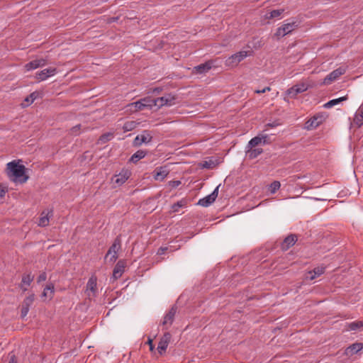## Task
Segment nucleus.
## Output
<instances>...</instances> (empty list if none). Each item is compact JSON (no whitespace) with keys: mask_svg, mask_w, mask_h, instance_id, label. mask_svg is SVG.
Here are the masks:
<instances>
[{"mask_svg":"<svg viewBox=\"0 0 363 363\" xmlns=\"http://www.w3.org/2000/svg\"><path fill=\"white\" fill-rule=\"evenodd\" d=\"M125 265H126L125 261L123 260V259L119 260L116 263V264L113 269V280H116L122 276V274L124 272Z\"/></svg>","mask_w":363,"mask_h":363,"instance_id":"obj_18","label":"nucleus"},{"mask_svg":"<svg viewBox=\"0 0 363 363\" xmlns=\"http://www.w3.org/2000/svg\"><path fill=\"white\" fill-rule=\"evenodd\" d=\"M81 128L82 125L80 124L74 125L70 129V133L73 135H77L79 134V130L81 129Z\"/></svg>","mask_w":363,"mask_h":363,"instance_id":"obj_40","label":"nucleus"},{"mask_svg":"<svg viewBox=\"0 0 363 363\" xmlns=\"http://www.w3.org/2000/svg\"><path fill=\"white\" fill-rule=\"evenodd\" d=\"M152 139V135L149 130H143L141 134L137 135L134 139L133 144L135 146H140L143 143H149Z\"/></svg>","mask_w":363,"mask_h":363,"instance_id":"obj_9","label":"nucleus"},{"mask_svg":"<svg viewBox=\"0 0 363 363\" xmlns=\"http://www.w3.org/2000/svg\"><path fill=\"white\" fill-rule=\"evenodd\" d=\"M34 301V294L27 296L23 301V306L30 308Z\"/></svg>","mask_w":363,"mask_h":363,"instance_id":"obj_37","label":"nucleus"},{"mask_svg":"<svg viewBox=\"0 0 363 363\" xmlns=\"http://www.w3.org/2000/svg\"><path fill=\"white\" fill-rule=\"evenodd\" d=\"M325 272V267H315L313 270L309 271L306 276V279L310 281L315 279L316 277L323 274Z\"/></svg>","mask_w":363,"mask_h":363,"instance_id":"obj_21","label":"nucleus"},{"mask_svg":"<svg viewBox=\"0 0 363 363\" xmlns=\"http://www.w3.org/2000/svg\"><path fill=\"white\" fill-rule=\"evenodd\" d=\"M270 90H271V88L269 86H266L261 90H259V89L255 90V92L257 94H263V93H265L266 91H268Z\"/></svg>","mask_w":363,"mask_h":363,"instance_id":"obj_47","label":"nucleus"},{"mask_svg":"<svg viewBox=\"0 0 363 363\" xmlns=\"http://www.w3.org/2000/svg\"><path fill=\"white\" fill-rule=\"evenodd\" d=\"M113 137H114V135L113 133H111V132L106 133L99 137V141L101 143L104 144V143H106L110 141L111 140H112L113 138Z\"/></svg>","mask_w":363,"mask_h":363,"instance_id":"obj_32","label":"nucleus"},{"mask_svg":"<svg viewBox=\"0 0 363 363\" xmlns=\"http://www.w3.org/2000/svg\"><path fill=\"white\" fill-rule=\"evenodd\" d=\"M54 291V286L52 284L48 285L43 290V296L50 299L53 296Z\"/></svg>","mask_w":363,"mask_h":363,"instance_id":"obj_30","label":"nucleus"},{"mask_svg":"<svg viewBox=\"0 0 363 363\" xmlns=\"http://www.w3.org/2000/svg\"><path fill=\"white\" fill-rule=\"evenodd\" d=\"M298 23L295 21L285 23L277 29L276 33H274V36L277 38L284 37L286 35L291 33L293 30L298 28Z\"/></svg>","mask_w":363,"mask_h":363,"instance_id":"obj_3","label":"nucleus"},{"mask_svg":"<svg viewBox=\"0 0 363 363\" xmlns=\"http://www.w3.org/2000/svg\"><path fill=\"white\" fill-rule=\"evenodd\" d=\"M202 167L203 168H206V169H210L211 168V164L210 162H207V161H205L203 164H202Z\"/></svg>","mask_w":363,"mask_h":363,"instance_id":"obj_50","label":"nucleus"},{"mask_svg":"<svg viewBox=\"0 0 363 363\" xmlns=\"http://www.w3.org/2000/svg\"><path fill=\"white\" fill-rule=\"evenodd\" d=\"M47 65V60L43 58L35 59L26 64L25 68L27 71L35 69Z\"/></svg>","mask_w":363,"mask_h":363,"instance_id":"obj_17","label":"nucleus"},{"mask_svg":"<svg viewBox=\"0 0 363 363\" xmlns=\"http://www.w3.org/2000/svg\"><path fill=\"white\" fill-rule=\"evenodd\" d=\"M183 206H184L183 201H178L177 203H174V205H172V208L173 211L176 212V211H178L179 208L180 207H182Z\"/></svg>","mask_w":363,"mask_h":363,"instance_id":"obj_41","label":"nucleus"},{"mask_svg":"<svg viewBox=\"0 0 363 363\" xmlns=\"http://www.w3.org/2000/svg\"><path fill=\"white\" fill-rule=\"evenodd\" d=\"M361 113L363 115V106H361L359 109H358Z\"/></svg>","mask_w":363,"mask_h":363,"instance_id":"obj_53","label":"nucleus"},{"mask_svg":"<svg viewBox=\"0 0 363 363\" xmlns=\"http://www.w3.org/2000/svg\"><path fill=\"white\" fill-rule=\"evenodd\" d=\"M57 73V69L50 67L41 70L35 74V78L39 81L46 80L49 77L54 76Z\"/></svg>","mask_w":363,"mask_h":363,"instance_id":"obj_15","label":"nucleus"},{"mask_svg":"<svg viewBox=\"0 0 363 363\" xmlns=\"http://www.w3.org/2000/svg\"><path fill=\"white\" fill-rule=\"evenodd\" d=\"M171 338L172 335L169 332H166L160 338L157 346V351L160 354H163L166 351Z\"/></svg>","mask_w":363,"mask_h":363,"instance_id":"obj_13","label":"nucleus"},{"mask_svg":"<svg viewBox=\"0 0 363 363\" xmlns=\"http://www.w3.org/2000/svg\"><path fill=\"white\" fill-rule=\"evenodd\" d=\"M86 293L89 296L96 297L97 295V277L91 275L86 284Z\"/></svg>","mask_w":363,"mask_h":363,"instance_id":"obj_7","label":"nucleus"},{"mask_svg":"<svg viewBox=\"0 0 363 363\" xmlns=\"http://www.w3.org/2000/svg\"><path fill=\"white\" fill-rule=\"evenodd\" d=\"M262 145V138L259 135L254 137L247 143L246 148H252Z\"/></svg>","mask_w":363,"mask_h":363,"instance_id":"obj_26","label":"nucleus"},{"mask_svg":"<svg viewBox=\"0 0 363 363\" xmlns=\"http://www.w3.org/2000/svg\"><path fill=\"white\" fill-rule=\"evenodd\" d=\"M147 344L149 345L150 346V350L151 351H152L154 350V345L152 343V340H151L150 338L148 339L147 340Z\"/></svg>","mask_w":363,"mask_h":363,"instance_id":"obj_51","label":"nucleus"},{"mask_svg":"<svg viewBox=\"0 0 363 363\" xmlns=\"http://www.w3.org/2000/svg\"><path fill=\"white\" fill-rule=\"evenodd\" d=\"M177 308L174 306L171 308L169 312L164 315V320L162 321V325L166 327L167 329L168 326H170L174 319L175 314L177 313Z\"/></svg>","mask_w":363,"mask_h":363,"instance_id":"obj_16","label":"nucleus"},{"mask_svg":"<svg viewBox=\"0 0 363 363\" xmlns=\"http://www.w3.org/2000/svg\"><path fill=\"white\" fill-rule=\"evenodd\" d=\"M362 349H363V344L356 342V343L351 345L348 347H347V349L345 350V354L348 356H352V355L357 354L358 352H359Z\"/></svg>","mask_w":363,"mask_h":363,"instance_id":"obj_22","label":"nucleus"},{"mask_svg":"<svg viewBox=\"0 0 363 363\" xmlns=\"http://www.w3.org/2000/svg\"><path fill=\"white\" fill-rule=\"evenodd\" d=\"M38 94L37 92H33L29 96H28L25 100L24 103L22 104L23 106H28L31 104L35 99L37 98Z\"/></svg>","mask_w":363,"mask_h":363,"instance_id":"obj_31","label":"nucleus"},{"mask_svg":"<svg viewBox=\"0 0 363 363\" xmlns=\"http://www.w3.org/2000/svg\"><path fill=\"white\" fill-rule=\"evenodd\" d=\"M262 152V148H246V155L251 160L257 158Z\"/></svg>","mask_w":363,"mask_h":363,"instance_id":"obj_24","label":"nucleus"},{"mask_svg":"<svg viewBox=\"0 0 363 363\" xmlns=\"http://www.w3.org/2000/svg\"><path fill=\"white\" fill-rule=\"evenodd\" d=\"M325 120L323 115L317 114L311 117L306 122V128L312 130L319 126Z\"/></svg>","mask_w":363,"mask_h":363,"instance_id":"obj_11","label":"nucleus"},{"mask_svg":"<svg viewBox=\"0 0 363 363\" xmlns=\"http://www.w3.org/2000/svg\"><path fill=\"white\" fill-rule=\"evenodd\" d=\"M284 12V9H277V10H273L269 13V18H274L277 17H279L282 13Z\"/></svg>","mask_w":363,"mask_h":363,"instance_id":"obj_39","label":"nucleus"},{"mask_svg":"<svg viewBox=\"0 0 363 363\" xmlns=\"http://www.w3.org/2000/svg\"><path fill=\"white\" fill-rule=\"evenodd\" d=\"M280 186V182L279 181H274L269 185V190L272 194H274Z\"/></svg>","mask_w":363,"mask_h":363,"instance_id":"obj_36","label":"nucleus"},{"mask_svg":"<svg viewBox=\"0 0 363 363\" xmlns=\"http://www.w3.org/2000/svg\"><path fill=\"white\" fill-rule=\"evenodd\" d=\"M141 99L143 102L145 104V108H149L150 109H152L153 107L155 106V99H152L151 97H145Z\"/></svg>","mask_w":363,"mask_h":363,"instance_id":"obj_33","label":"nucleus"},{"mask_svg":"<svg viewBox=\"0 0 363 363\" xmlns=\"http://www.w3.org/2000/svg\"><path fill=\"white\" fill-rule=\"evenodd\" d=\"M361 327H363V322L362 321L352 322L349 325V328L350 330H355Z\"/></svg>","mask_w":363,"mask_h":363,"instance_id":"obj_38","label":"nucleus"},{"mask_svg":"<svg viewBox=\"0 0 363 363\" xmlns=\"http://www.w3.org/2000/svg\"><path fill=\"white\" fill-rule=\"evenodd\" d=\"M52 216V211H48V212L43 211L38 220V225L45 227L49 224V216Z\"/></svg>","mask_w":363,"mask_h":363,"instance_id":"obj_23","label":"nucleus"},{"mask_svg":"<svg viewBox=\"0 0 363 363\" xmlns=\"http://www.w3.org/2000/svg\"><path fill=\"white\" fill-rule=\"evenodd\" d=\"M346 72V69L344 67H339L333 72H331L329 74H328L324 80V84H330L333 82L335 81L338 79L341 75L344 74Z\"/></svg>","mask_w":363,"mask_h":363,"instance_id":"obj_10","label":"nucleus"},{"mask_svg":"<svg viewBox=\"0 0 363 363\" xmlns=\"http://www.w3.org/2000/svg\"><path fill=\"white\" fill-rule=\"evenodd\" d=\"M33 279H34V276L32 275V274L30 272L28 273V274H24L22 276V279H21V284L23 285H26L27 286H29L30 285L31 282L33 281Z\"/></svg>","mask_w":363,"mask_h":363,"instance_id":"obj_27","label":"nucleus"},{"mask_svg":"<svg viewBox=\"0 0 363 363\" xmlns=\"http://www.w3.org/2000/svg\"><path fill=\"white\" fill-rule=\"evenodd\" d=\"M175 97L168 94L162 97L155 99V106L161 108L163 106H171L175 104Z\"/></svg>","mask_w":363,"mask_h":363,"instance_id":"obj_8","label":"nucleus"},{"mask_svg":"<svg viewBox=\"0 0 363 363\" xmlns=\"http://www.w3.org/2000/svg\"><path fill=\"white\" fill-rule=\"evenodd\" d=\"M7 191V188L2 185H0V197L3 198Z\"/></svg>","mask_w":363,"mask_h":363,"instance_id":"obj_45","label":"nucleus"},{"mask_svg":"<svg viewBox=\"0 0 363 363\" xmlns=\"http://www.w3.org/2000/svg\"><path fill=\"white\" fill-rule=\"evenodd\" d=\"M130 175L131 173L129 170L122 169L119 174L114 175L112 181L117 186H121L129 179Z\"/></svg>","mask_w":363,"mask_h":363,"instance_id":"obj_12","label":"nucleus"},{"mask_svg":"<svg viewBox=\"0 0 363 363\" xmlns=\"http://www.w3.org/2000/svg\"><path fill=\"white\" fill-rule=\"evenodd\" d=\"M168 184L169 186H171L172 188H177V186H179L181 184V182L179 180L169 181L168 182Z\"/></svg>","mask_w":363,"mask_h":363,"instance_id":"obj_43","label":"nucleus"},{"mask_svg":"<svg viewBox=\"0 0 363 363\" xmlns=\"http://www.w3.org/2000/svg\"><path fill=\"white\" fill-rule=\"evenodd\" d=\"M354 123L358 127H360L363 125V115L359 110L356 112V114L354 116Z\"/></svg>","mask_w":363,"mask_h":363,"instance_id":"obj_34","label":"nucleus"},{"mask_svg":"<svg viewBox=\"0 0 363 363\" xmlns=\"http://www.w3.org/2000/svg\"><path fill=\"white\" fill-rule=\"evenodd\" d=\"M121 240L119 237H117L112 245L108 249L106 256L105 259H109V262H114L118 258V252L121 249Z\"/></svg>","mask_w":363,"mask_h":363,"instance_id":"obj_4","label":"nucleus"},{"mask_svg":"<svg viewBox=\"0 0 363 363\" xmlns=\"http://www.w3.org/2000/svg\"><path fill=\"white\" fill-rule=\"evenodd\" d=\"M297 241V237L296 235L291 234L288 235L281 244V248L282 250H287L292 247Z\"/></svg>","mask_w":363,"mask_h":363,"instance_id":"obj_19","label":"nucleus"},{"mask_svg":"<svg viewBox=\"0 0 363 363\" xmlns=\"http://www.w3.org/2000/svg\"><path fill=\"white\" fill-rule=\"evenodd\" d=\"M213 63L208 61L205 63L200 64L194 67V72L196 74H204L208 72L212 67Z\"/></svg>","mask_w":363,"mask_h":363,"instance_id":"obj_20","label":"nucleus"},{"mask_svg":"<svg viewBox=\"0 0 363 363\" xmlns=\"http://www.w3.org/2000/svg\"><path fill=\"white\" fill-rule=\"evenodd\" d=\"M220 186V184L217 186L211 194L205 196L204 198L199 199L198 201V204L199 206H201L203 207H208L210 205H211L216 201V198L218 197V189H219Z\"/></svg>","mask_w":363,"mask_h":363,"instance_id":"obj_6","label":"nucleus"},{"mask_svg":"<svg viewBox=\"0 0 363 363\" xmlns=\"http://www.w3.org/2000/svg\"><path fill=\"white\" fill-rule=\"evenodd\" d=\"M6 170L9 178L14 182L23 184L28 179V176L26 174L25 166L14 160L6 164Z\"/></svg>","mask_w":363,"mask_h":363,"instance_id":"obj_1","label":"nucleus"},{"mask_svg":"<svg viewBox=\"0 0 363 363\" xmlns=\"http://www.w3.org/2000/svg\"><path fill=\"white\" fill-rule=\"evenodd\" d=\"M168 250L167 247H161L157 250V255H162Z\"/></svg>","mask_w":363,"mask_h":363,"instance_id":"obj_48","label":"nucleus"},{"mask_svg":"<svg viewBox=\"0 0 363 363\" xmlns=\"http://www.w3.org/2000/svg\"><path fill=\"white\" fill-rule=\"evenodd\" d=\"M252 55V51L241 50L237 53L232 55L225 60V65L229 67H235L240 62L243 60L247 56Z\"/></svg>","mask_w":363,"mask_h":363,"instance_id":"obj_2","label":"nucleus"},{"mask_svg":"<svg viewBox=\"0 0 363 363\" xmlns=\"http://www.w3.org/2000/svg\"><path fill=\"white\" fill-rule=\"evenodd\" d=\"M136 127L135 121H127L124 123L123 129L125 132L131 131Z\"/></svg>","mask_w":363,"mask_h":363,"instance_id":"obj_35","label":"nucleus"},{"mask_svg":"<svg viewBox=\"0 0 363 363\" xmlns=\"http://www.w3.org/2000/svg\"><path fill=\"white\" fill-rule=\"evenodd\" d=\"M47 279V274L45 272H42L37 279V282L40 283L42 281H45Z\"/></svg>","mask_w":363,"mask_h":363,"instance_id":"obj_44","label":"nucleus"},{"mask_svg":"<svg viewBox=\"0 0 363 363\" xmlns=\"http://www.w3.org/2000/svg\"><path fill=\"white\" fill-rule=\"evenodd\" d=\"M10 359L9 363H18L17 358L16 355L13 353L9 354Z\"/></svg>","mask_w":363,"mask_h":363,"instance_id":"obj_46","label":"nucleus"},{"mask_svg":"<svg viewBox=\"0 0 363 363\" xmlns=\"http://www.w3.org/2000/svg\"><path fill=\"white\" fill-rule=\"evenodd\" d=\"M169 170L165 166L158 167L152 172L153 177L156 181H163L169 174Z\"/></svg>","mask_w":363,"mask_h":363,"instance_id":"obj_14","label":"nucleus"},{"mask_svg":"<svg viewBox=\"0 0 363 363\" xmlns=\"http://www.w3.org/2000/svg\"><path fill=\"white\" fill-rule=\"evenodd\" d=\"M267 125L272 126V125H271L270 123H268Z\"/></svg>","mask_w":363,"mask_h":363,"instance_id":"obj_54","label":"nucleus"},{"mask_svg":"<svg viewBox=\"0 0 363 363\" xmlns=\"http://www.w3.org/2000/svg\"><path fill=\"white\" fill-rule=\"evenodd\" d=\"M128 107L132 108L133 107L135 108V111L143 110L145 108V104H144L142 99L137 101L133 103H130L128 105Z\"/></svg>","mask_w":363,"mask_h":363,"instance_id":"obj_29","label":"nucleus"},{"mask_svg":"<svg viewBox=\"0 0 363 363\" xmlns=\"http://www.w3.org/2000/svg\"><path fill=\"white\" fill-rule=\"evenodd\" d=\"M260 138H262V145H266L269 143L267 140L268 137L267 135H262L260 136Z\"/></svg>","mask_w":363,"mask_h":363,"instance_id":"obj_49","label":"nucleus"},{"mask_svg":"<svg viewBox=\"0 0 363 363\" xmlns=\"http://www.w3.org/2000/svg\"><path fill=\"white\" fill-rule=\"evenodd\" d=\"M308 88L309 85L307 83L301 82L288 89L286 94L291 98H295L298 94L306 91Z\"/></svg>","mask_w":363,"mask_h":363,"instance_id":"obj_5","label":"nucleus"},{"mask_svg":"<svg viewBox=\"0 0 363 363\" xmlns=\"http://www.w3.org/2000/svg\"><path fill=\"white\" fill-rule=\"evenodd\" d=\"M29 308H30L22 305L21 311V316L22 318H25L27 315V314L29 311Z\"/></svg>","mask_w":363,"mask_h":363,"instance_id":"obj_42","label":"nucleus"},{"mask_svg":"<svg viewBox=\"0 0 363 363\" xmlns=\"http://www.w3.org/2000/svg\"><path fill=\"white\" fill-rule=\"evenodd\" d=\"M146 155V152L143 150H138L135 152L130 157V161L135 163L140 160L144 158Z\"/></svg>","mask_w":363,"mask_h":363,"instance_id":"obj_28","label":"nucleus"},{"mask_svg":"<svg viewBox=\"0 0 363 363\" xmlns=\"http://www.w3.org/2000/svg\"><path fill=\"white\" fill-rule=\"evenodd\" d=\"M19 287L23 290V292L28 290V287L26 285H23L21 284H19Z\"/></svg>","mask_w":363,"mask_h":363,"instance_id":"obj_52","label":"nucleus"},{"mask_svg":"<svg viewBox=\"0 0 363 363\" xmlns=\"http://www.w3.org/2000/svg\"><path fill=\"white\" fill-rule=\"evenodd\" d=\"M347 99V96H342V97H340L338 99H332V100L329 101L328 102H327L326 104H325L323 106L325 108H330L333 106H334L338 104L339 103H340V102H342L343 101H345Z\"/></svg>","mask_w":363,"mask_h":363,"instance_id":"obj_25","label":"nucleus"}]
</instances>
